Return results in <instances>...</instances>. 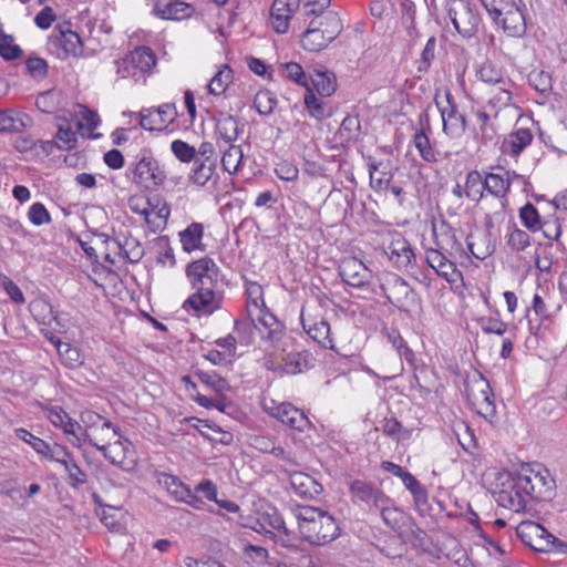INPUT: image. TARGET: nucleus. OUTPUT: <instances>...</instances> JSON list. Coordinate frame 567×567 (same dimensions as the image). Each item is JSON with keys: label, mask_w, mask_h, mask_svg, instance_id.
<instances>
[{"label": "nucleus", "mask_w": 567, "mask_h": 567, "mask_svg": "<svg viewBox=\"0 0 567 567\" xmlns=\"http://www.w3.org/2000/svg\"><path fill=\"white\" fill-rule=\"evenodd\" d=\"M522 224L530 231H537L540 228V216L537 208L532 203H526L519 209Z\"/></svg>", "instance_id": "nucleus-54"}, {"label": "nucleus", "mask_w": 567, "mask_h": 567, "mask_svg": "<svg viewBox=\"0 0 567 567\" xmlns=\"http://www.w3.org/2000/svg\"><path fill=\"white\" fill-rule=\"evenodd\" d=\"M204 226L200 223H192L184 230L179 231V240L183 250L192 252L195 250L204 251L206 249L203 244Z\"/></svg>", "instance_id": "nucleus-30"}, {"label": "nucleus", "mask_w": 567, "mask_h": 567, "mask_svg": "<svg viewBox=\"0 0 567 567\" xmlns=\"http://www.w3.org/2000/svg\"><path fill=\"white\" fill-rule=\"evenodd\" d=\"M81 421L85 426V430L83 431L85 440L90 436V434L97 436L99 430H105V427L107 429L109 426L106 419L93 411L82 412Z\"/></svg>", "instance_id": "nucleus-48"}, {"label": "nucleus", "mask_w": 567, "mask_h": 567, "mask_svg": "<svg viewBox=\"0 0 567 567\" xmlns=\"http://www.w3.org/2000/svg\"><path fill=\"white\" fill-rule=\"evenodd\" d=\"M339 276L342 281L354 288H363L370 285L372 271L357 257H344L341 259Z\"/></svg>", "instance_id": "nucleus-15"}, {"label": "nucleus", "mask_w": 567, "mask_h": 567, "mask_svg": "<svg viewBox=\"0 0 567 567\" xmlns=\"http://www.w3.org/2000/svg\"><path fill=\"white\" fill-rule=\"evenodd\" d=\"M481 2L494 22L517 7L516 0H481Z\"/></svg>", "instance_id": "nucleus-45"}, {"label": "nucleus", "mask_w": 567, "mask_h": 567, "mask_svg": "<svg viewBox=\"0 0 567 567\" xmlns=\"http://www.w3.org/2000/svg\"><path fill=\"white\" fill-rule=\"evenodd\" d=\"M382 250L392 265L399 269H408L415 260L410 243L399 231H390L383 241Z\"/></svg>", "instance_id": "nucleus-10"}, {"label": "nucleus", "mask_w": 567, "mask_h": 567, "mask_svg": "<svg viewBox=\"0 0 567 567\" xmlns=\"http://www.w3.org/2000/svg\"><path fill=\"white\" fill-rule=\"evenodd\" d=\"M443 251L436 248L426 249V262L437 276L444 278L450 284H454L461 277V272Z\"/></svg>", "instance_id": "nucleus-20"}, {"label": "nucleus", "mask_w": 567, "mask_h": 567, "mask_svg": "<svg viewBox=\"0 0 567 567\" xmlns=\"http://www.w3.org/2000/svg\"><path fill=\"white\" fill-rule=\"evenodd\" d=\"M435 105L441 114L443 132L451 138H458L466 130L467 122L450 91L445 92V104L439 100L437 94L434 99Z\"/></svg>", "instance_id": "nucleus-9"}, {"label": "nucleus", "mask_w": 567, "mask_h": 567, "mask_svg": "<svg viewBox=\"0 0 567 567\" xmlns=\"http://www.w3.org/2000/svg\"><path fill=\"white\" fill-rule=\"evenodd\" d=\"M506 243L512 251L520 252L530 246V236L525 230L514 227L507 235Z\"/></svg>", "instance_id": "nucleus-57"}, {"label": "nucleus", "mask_w": 567, "mask_h": 567, "mask_svg": "<svg viewBox=\"0 0 567 567\" xmlns=\"http://www.w3.org/2000/svg\"><path fill=\"white\" fill-rule=\"evenodd\" d=\"M485 190L484 178L478 171H471L466 175L464 193L467 198L480 202Z\"/></svg>", "instance_id": "nucleus-42"}, {"label": "nucleus", "mask_w": 567, "mask_h": 567, "mask_svg": "<svg viewBox=\"0 0 567 567\" xmlns=\"http://www.w3.org/2000/svg\"><path fill=\"white\" fill-rule=\"evenodd\" d=\"M533 141V133L529 128H516L503 141L502 152L517 157Z\"/></svg>", "instance_id": "nucleus-26"}, {"label": "nucleus", "mask_w": 567, "mask_h": 567, "mask_svg": "<svg viewBox=\"0 0 567 567\" xmlns=\"http://www.w3.org/2000/svg\"><path fill=\"white\" fill-rule=\"evenodd\" d=\"M433 235L435 238L436 249H442L444 251H458L462 249V244L456 238L455 229L445 220H442L439 227L433 225Z\"/></svg>", "instance_id": "nucleus-27"}, {"label": "nucleus", "mask_w": 567, "mask_h": 567, "mask_svg": "<svg viewBox=\"0 0 567 567\" xmlns=\"http://www.w3.org/2000/svg\"><path fill=\"white\" fill-rule=\"evenodd\" d=\"M382 431L396 441L408 440L411 436V431L405 429L395 417L384 419Z\"/></svg>", "instance_id": "nucleus-56"}, {"label": "nucleus", "mask_w": 567, "mask_h": 567, "mask_svg": "<svg viewBox=\"0 0 567 567\" xmlns=\"http://www.w3.org/2000/svg\"><path fill=\"white\" fill-rule=\"evenodd\" d=\"M350 492L355 501L371 505L375 509L382 502H386V495L380 488L361 480L350 484Z\"/></svg>", "instance_id": "nucleus-21"}, {"label": "nucleus", "mask_w": 567, "mask_h": 567, "mask_svg": "<svg viewBox=\"0 0 567 567\" xmlns=\"http://www.w3.org/2000/svg\"><path fill=\"white\" fill-rule=\"evenodd\" d=\"M259 310L261 315L258 316L257 323H255L254 319L251 323L260 331L264 339L272 343L279 341L284 332V326L272 313L262 309Z\"/></svg>", "instance_id": "nucleus-25"}, {"label": "nucleus", "mask_w": 567, "mask_h": 567, "mask_svg": "<svg viewBox=\"0 0 567 567\" xmlns=\"http://www.w3.org/2000/svg\"><path fill=\"white\" fill-rule=\"evenodd\" d=\"M432 372L427 368L414 369L412 388H417L423 394H429L432 391L433 383L431 382Z\"/></svg>", "instance_id": "nucleus-62"}, {"label": "nucleus", "mask_w": 567, "mask_h": 567, "mask_svg": "<svg viewBox=\"0 0 567 567\" xmlns=\"http://www.w3.org/2000/svg\"><path fill=\"white\" fill-rule=\"evenodd\" d=\"M244 286L248 305H252L257 309L265 307L262 286L248 279H245Z\"/></svg>", "instance_id": "nucleus-59"}, {"label": "nucleus", "mask_w": 567, "mask_h": 567, "mask_svg": "<svg viewBox=\"0 0 567 567\" xmlns=\"http://www.w3.org/2000/svg\"><path fill=\"white\" fill-rule=\"evenodd\" d=\"M106 423L109 424L107 429L105 427V430H99L97 436L90 434V436L86 439V442L96 447L99 451L103 452L106 450L111 440L120 435V429L117 426H114L109 420H106Z\"/></svg>", "instance_id": "nucleus-49"}, {"label": "nucleus", "mask_w": 567, "mask_h": 567, "mask_svg": "<svg viewBox=\"0 0 567 567\" xmlns=\"http://www.w3.org/2000/svg\"><path fill=\"white\" fill-rule=\"evenodd\" d=\"M126 176L140 188L155 189L163 185L166 173L150 151L140 152L126 171Z\"/></svg>", "instance_id": "nucleus-4"}, {"label": "nucleus", "mask_w": 567, "mask_h": 567, "mask_svg": "<svg viewBox=\"0 0 567 567\" xmlns=\"http://www.w3.org/2000/svg\"><path fill=\"white\" fill-rule=\"evenodd\" d=\"M186 275L195 291L185 300L184 309L212 315L221 308L224 290L219 280V267L212 258L204 257L190 262Z\"/></svg>", "instance_id": "nucleus-1"}, {"label": "nucleus", "mask_w": 567, "mask_h": 567, "mask_svg": "<svg viewBox=\"0 0 567 567\" xmlns=\"http://www.w3.org/2000/svg\"><path fill=\"white\" fill-rule=\"evenodd\" d=\"M50 341L56 348L60 357L65 361V363L70 367H76L82 363L80 351L72 347L68 342H63L60 338L52 336Z\"/></svg>", "instance_id": "nucleus-46"}, {"label": "nucleus", "mask_w": 567, "mask_h": 567, "mask_svg": "<svg viewBox=\"0 0 567 567\" xmlns=\"http://www.w3.org/2000/svg\"><path fill=\"white\" fill-rule=\"evenodd\" d=\"M369 175H370V185L374 190H383L385 189L393 174L388 169V165L384 163H375L369 162L368 164Z\"/></svg>", "instance_id": "nucleus-34"}, {"label": "nucleus", "mask_w": 567, "mask_h": 567, "mask_svg": "<svg viewBox=\"0 0 567 567\" xmlns=\"http://www.w3.org/2000/svg\"><path fill=\"white\" fill-rule=\"evenodd\" d=\"M261 520L262 522L258 519L256 525L252 526V529H255L256 532L265 530L266 533H268V530L265 527V525L267 524L269 527L285 534L286 536L290 535V530L286 527L282 515L276 508L271 507L267 509L265 513H262Z\"/></svg>", "instance_id": "nucleus-36"}, {"label": "nucleus", "mask_w": 567, "mask_h": 567, "mask_svg": "<svg viewBox=\"0 0 567 567\" xmlns=\"http://www.w3.org/2000/svg\"><path fill=\"white\" fill-rule=\"evenodd\" d=\"M194 375L212 392L215 396H207L202 393H197L195 402L205 409H217L221 412L233 410V403L227 400L225 392L230 390V385L225 378H221L215 371H203L196 370Z\"/></svg>", "instance_id": "nucleus-6"}, {"label": "nucleus", "mask_w": 567, "mask_h": 567, "mask_svg": "<svg viewBox=\"0 0 567 567\" xmlns=\"http://www.w3.org/2000/svg\"><path fill=\"white\" fill-rule=\"evenodd\" d=\"M305 105L309 114L316 120H323L331 115V110L327 103L319 100L312 92H308L305 96Z\"/></svg>", "instance_id": "nucleus-51"}, {"label": "nucleus", "mask_w": 567, "mask_h": 567, "mask_svg": "<svg viewBox=\"0 0 567 567\" xmlns=\"http://www.w3.org/2000/svg\"><path fill=\"white\" fill-rule=\"evenodd\" d=\"M216 171V159H195L193 174L190 178L193 183L204 186L209 179L213 178Z\"/></svg>", "instance_id": "nucleus-39"}, {"label": "nucleus", "mask_w": 567, "mask_h": 567, "mask_svg": "<svg viewBox=\"0 0 567 567\" xmlns=\"http://www.w3.org/2000/svg\"><path fill=\"white\" fill-rule=\"evenodd\" d=\"M518 472L508 480L507 484L497 492L496 501L503 507H506L513 512L525 511L528 501L532 499L529 494L518 489Z\"/></svg>", "instance_id": "nucleus-17"}, {"label": "nucleus", "mask_w": 567, "mask_h": 567, "mask_svg": "<svg viewBox=\"0 0 567 567\" xmlns=\"http://www.w3.org/2000/svg\"><path fill=\"white\" fill-rule=\"evenodd\" d=\"M342 28V21L336 12H321L309 22L301 37V45L307 51L319 52L341 33Z\"/></svg>", "instance_id": "nucleus-3"}, {"label": "nucleus", "mask_w": 567, "mask_h": 567, "mask_svg": "<svg viewBox=\"0 0 567 567\" xmlns=\"http://www.w3.org/2000/svg\"><path fill=\"white\" fill-rule=\"evenodd\" d=\"M272 416L292 430L305 432L312 426L302 410L289 402H284L274 409Z\"/></svg>", "instance_id": "nucleus-18"}, {"label": "nucleus", "mask_w": 567, "mask_h": 567, "mask_svg": "<svg viewBox=\"0 0 567 567\" xmlns=\"http://www.w3.org/2000/svg\"><path fill=\"white\" fill-rule=\"evenodd\" d=\"M233 70L227 64L221 65L208 83L209 94L221 95L233 82Z\"/></svg>", "instance_id": "nucleus-40"}, {"label": "nucleus", "mask_w": 567, "mask_h": 567, "mask_svg": "<svg viewBox=\"0 0 567 567\" xmlns=\"http://www.w3.org/2000/svg\"><path fill=\"white\" fill-rule=\"evenodd\" d=\"M464 394L467 402L480 415L484 417L494 416L495 404L492 399L491 386L482 374H476L472 379L466 380Z\"/></svg>", "instance_id": "nucleus-8"}, {"label": "nucleus", "mask_w": 567, "mask_h": 567, "mask_svg": "<svg viewBox=\"0 0 567 567\" xmlns=\"http://www.w3.org/2000/svg\"><path fill=\"white\" fill-rule=\"evenodd\" d=\"M158 484L178 502L190 497V489L182 481L172 474L162 473L157 477Z\"/></svg>", "instance_id": "nucleus-35"}, {"label": "nucleus", "mask_w": 567, "mask_h": 567, "mask_svg": "<svg viewBox=\"0 0 567 567\" xmlns=\"http://www.w3.org/2000/svg\"><path fill=\"white\" fill-rule=\"evenodd\" d=\"M299 9V0H274L270 9V23L272 29L279 33H286L289 22L295 12Z\"/></svg>", "instance_id": "nucleus-19"}, {"label": "nucleus", "mask_w": 567, "mask_h": 567, "mask_svg": "<svg viewBox=\"0 0 567 567\" xmlns=\"http://www.w3.org/2000/svg\"><path fill=\"white\" fill-rule=\"evenodd\" d=\"M516 535L525 545L540 553L553 551L556 540L554 535L533 520L520 522L516 527Z\"/></svg>", "instance_id": "nucleus-12"}, {"label": "nucleus", "mask_w": 567, "mask_h": 567, "mask_svg": "<svg viewBox=\"0 0 567 567\" xmlns=\"http://www.w3.org/2000/svg\"><path fill=\"white\" fill-rule=\"evenodd\" d=\"M65 472L68 473V483L73 488H79L81 485H84L87 481V476L85 472L81 470L78 465L74 456L68 458L63 464Z\"/></svg>", "instance_id": "nucleus-53"}, {"label": "nucleus", "mask_w": 567, "mask_h": 567, "mask_svg": "<svg viewBox=\"0 0 567 567\" xmlns=\"http://www.w3.org/2000/svg\"><path fill=\"white\" fill-rule=\"evenodd\" d=\"M14 434L19 440L31 445L32 449L38 454L48 456V453L51 451V446L49 445V443H47L44 440L33 435L32 433H30L28 430H25L23 427L16 429Z\"/></svg>", "instance_id": "nucleus-52"}, {"label": "nucleus", "mask_w": 567, "mask_h": 567, "mask_svg": "<svg viewBox=\"0 0 567 567\" xmlns=\"http://www.w3.org/2000/svg\"><path fill=\"white\" fill-rule=\"evenodd\" d=\"M277 105L276 95L268 91H259L254 100V106L261 115H270Z\"/></svg>", "instance_id": "nucleus-55"}, {"label": "nucleus", "mask_w": 567, "mask_h": 567, "mask_svg": "<svg viewBox=\"0 0 567 567\" xmlns=\"http://www.w3.org/2000/svg\"><path fill=\"white\" fill-rule=\"evenodd\" d=\"M377 509L380 512L385 525L398 534L403 533V527L408 522L410 525H415L413 519L409 517L403 511L394 506L393 501L388 496L386 502H382V505H380Z\"/></svg>", "instance_id": "nucleus-22"}, {"label": "nucleus", "mask_w": 567, "mask_h": 567, "mask_svg": "<svg viewBox=\"0 0 567 567\" xmlns=\"http://www.w3.org/2000/svg\"><path fill=\"white\" fill-rule=\"evenodd\" d=\"M177 116L174 104L165 103L157 109H145L140 113V125L147 131H164Z\"/></svg>", "instance_id": "nucleus-16"}, {"label": "nucleus", "mask_w": 567, "mask_h": 567, "mask_svg": "<svg viewBox=\"0 0 567 567\" xmlns=\"http://www.w3.org/2000/svg\"><path fill=\"white\" fill-rule=\"evenodd\" d=\"M130 63L140 75H143L152 70L156 64V56L153 50L148 47H137L126 55Z\"/></svg>", "instance_id": "nucleus-32"}, {"label": "nucleus", "mask_w": 567, "mask_h": 567, "mask_svg": "<svg viewBox=\"0 0 567 567\" xmlns=\"http://www.w3.org/2000/svg\"><path fill=\"white\" fill-rule=\"evenodd\" d=\"M532 310L539 318V323L534 324L533 321L529 320L528 330L530 334L537 336L542 324L551 321V315L549 313L545 301L538 293H535L533 297Z\"/></svg>", "instance_id": "nucleus-44"}, {"label": "nucleus", "mask_w": 567, "mask_h": 567, "mask_svg": "<svg viewBox=\"0 0 567 567\" xmlns=\"http://www.w3.org/2000/svg\"><path fill=\"white\" fill-rule=\"evenodd\" d=\"M300 321L305 332L323 349L334 348L330 324L324 318L312 315L306 307H302Z\"/></svg>", "instance_id": "nucleus-14"}, {"label": "nucleus", "mask_w": 567, "mask_h": 567, "mask_svg": "<svg viewBox=\"0 0 567 567\" xmlns=\"http://www.w3.org/2000/svg\"><path fill=\"white\" fill-rule=\"evenodd\" d=\"M295 516L302 539L311 545H327L340 535L336 518L321 508L300 506L295 511Z\"/></svg>", "instance_id": "nucleus-2"}, {"label": "nucleus", "mask_w": 567, "mask_h": 567, "mask_svg": "<svg viewBox=\"0 0 567 567\" xmlns=\"http://www.w3.org/2000/svg\"><path fill=\"white\" fill-rule=\"evenodd\" d=\"M290 484L295 493L303 499H315L323 492L322 485L303 472L291 473Z\"/></svg>", "instance_id": "nucleus-23"}, {"label": "nucleus", "mask_w": 567, "mask_h": 567, "mask_svg": "<svg viewBox=\"0 0 567 567\" xmlns=\"http://www.w3.org/2000/svg\"><path fill=\"white\" fill-rule=\"evenodd\" d=\"M498 173H487L484 177L485 190L497 198H504L511 188L509 171L498 167Z\"/></svg>", "instance_id": "nucleus-29"}, {"label": "nucleus", "mask_w": 567, "mask_h": 567, "mask_svg": "<svg viewBox=\"0 0 567 567\" xmlns=\"http://www.w3.org/2000/svg\"><path fill=\"white\" fill-rule=\"evenodd\" d=\"M447 14L455 30L464 38H472L481 25V16L467 0H449Z\"/></svg>", "instance_id": "nucleus-7"}, {"label": "nucleus", "mask_w": 567, "mask_h": 567, "mask_svg": "<svg viewBox=\"0 0 567 567\" xmlns=\"http://www.w3.org/2000/svg\"><path fill=\"white\" fill-rule=\"evenodd\" d=\"M308 368L307 358L300 352L289 353L285 358L284 370L288 374L303 372Z\"/></svg>", "instance_id": "nucleus-61"}, {"label": "nucleus", "mask_w": 567, "mask_h": 567, "mask_svg": "<svg viewBox=\"0 0 567 567\" xmlns=\"http://www.w3.org/2000/svg\"><path fill=\"white\" fill-rule=\"evenodd\" d=\"M49 44L56 51L60 59L70 55L79 56L82 54L83 45L80 35L71 30V24L64 22L58 24L49 38Z\"/></svg>", "instance_id": "nucleus-11"}, {"label": "nucleus", "mask_w": 567, "mask_h": 567, "mask_svg": "<svg viewBox=\"0 0 567 567\" xmlns=\"http://www.w3.org/2000/svg\"><path fill=\"white\" fill-rule=\"evenodd\" d=\"M31 124L27 114L13 110L0 111V133H20Z\"/></svg>", "instance_id": "nucleus-31"}, {"label": "nucleus", "mask_w": 567, "mask_h": 567, "mask_svg": "<svg viewBox=\"0 0 567 567\" xmlns=\"http://www.w3.org/2000/svg\"><path fill=\"white\" fill-rule=\"evenodd\" d=\"M388 338H389V341L392 343V346L398 351V353L400 354V357L404 358L406 362L414 365L415 354L408 347L406 342L401 337L400 332L396 330H392L389 332Z\"/></svg>", "instance_id": "nucleus-60"}, {"label": "nucleus", "mask_w": 567, "mask_h": 567, "mask_svg": "<svg viewBox=\"0 0 567 567\" xmlns=\"http://www.w3.org/2000/svg\"><path fill=\"white\" fill-rule=\"evenodd\" d=\"M383 289L390 302L401 311L409 312L420 306L416 291L400 276H393Z\"/></svg>", "instance_id": "nucleus-13"}, {"label": "nucleus", "mask_w": 567, "mask_h": 567, "mask_svg": "<svg viewBox=\"0 0 567 567\" xmlns=\"http://www.w3.org/2000/svg\"><path fill=\"white\" fill-rule=\"evenodd\" d=\"M556 487L549 471L540 464H525L518 471V489L529 494L532 499H549Z\"/></svg>", "instance_id": "nucleus-5"}, {"label": "nucleus", "mask_w": 567, "mask_h": 567, "mask_svg": "<svg viewBox=\"0 0 567 567\" xmlns=\"http://www.w3.org/2000/svg\"><path fill=\"white\" fill-rule=\"evenodd\" d=\"M61 429L63 433L69 436L68 440L74 447H82L85 443L82 425L75 420L69 417Z\"/></svg>", "instance_id": "nucleus-58"}, {"label": "nucleus", "mask_w": 567, "mask_h": 567, "mask_svg": "<svg viewBox=\"0 0 567 567\" xmlns=\"http://www.w3.org/2000/svg\"><path fill=\"white\" fill-rule=\"evenodd\" d=\"M244 158L243 150L239 145L229 144L221 156V166L229 174L238 172Z\"/></svg>", "instance_id": "nucleus-43"}, {"label": "nucleus", "mask_w": 567, "mask_h": 567, "mask_svg": "<svg viewBox=\"0 0 567 567\" xmlns=\"http://www.w3.org/2000/svg\"><path fill=\"white\" fill-rule=\"evenodd\" d=\"M361 135V123L358 115H347L338 131V136L342 143H355Z\"/></svg>", "instance_id": "nucleus-38"}, {"label": "nucleus", "mask_w": 567, "mask_h": 567, "mask_svg": "<svg viewBox=\"0 0 567 567\" xmlns=\"http://www.w3.org/2000/svg\"><path fill=\"white\" fill-rule=\"evenodd\" d=\"M169 216V207L164 204L162 207H150L146 216L145 221L148 226V228L153 231H159L162 230L167 223Z\"/></svg>", "instance_id": "nucleus-47"}, {"label": "nucleus", "mask_w": 567, "mask_h": 567, "mask_svg": "<svg viewBox=\"0 0 567 567\" xmlns=\"http://www.w3.org/2000/svg\"><path fill=\"white\" fill-rule=\"evenodd\" d=\"M476 76L484 83L489 85H506L507 81L504 80L501 70H498L493 63L484 62L476 70Z\"/></svg>", "instance_id": "nucleus-50"}, {"label": "nucleus", "mask_w": 567, "mask_h": 567, "mask_svg": "<svg viewBox=\"0 0 567 567\" xmlns=\"http://www.w3.org/2000/svg\"><path fill=\"white\" fill-rule=\"evenodd\" d=\"M215 127L219 137L227 144L236 141L238 137V122L227 113L221 112L216 116Z\"/></svg>", "instance_id": "nucleus-33"}, {"label": "nucleus", "mask_w": 567, "mask_h": 567, "mask_svg": "<svg viewBox=\"0 0 567 567\" xmlns=\"http://www.w3.org/2000/svg\"><path fill=\"white\" fill-rule=\"evenodd\" d=\"M311 83L321 96H330L337 87L334 74L328 71H316L311 76Z\"/></svg>", "instance_id": "nucleus-41"}, {"label": "nucleus", "mask_w": 567, "mask_h": 567, "mask_svg": "<svg viewBox=\"0 0 567 567\" xmlns=\"http://www.w3.org/2000/svg\"><path fill=\"white\" fill-rule=\"evenodd\" d=\"M413 144L419 151L421 158L426 163H437L440 161L441 153L432 146L424 128H421L414 134Z\"/></svg>", "instance_id": "nucleus-37"}, {"label": "nucleus", "mask_w": 567, "mask_h": 567, "mask_svg": "<svg viewBox=\"0 0 567 567\" xmlns=\"http://www.w3.org/2000/svg\"><path fill=\"white\" fill-rule=\"evenodd\" d=\"M171 150L176 158H178L183 163H189L193 159H196V150L190 146L188 143L182 140H175L171 144Z\"/></svg>", "instance_id": "nucleus-64"}, {"label": "nucleus", "mask_w": 567, "mask_h": 567, "mask_svg": "<svg viewBox=\"0 0 567 567\" xmlns=\"http://www.w3.org/2000/svg\"><path fill=\"white\" fill-rule=\"evenodd\" d=\"M154 13L164 20H183L189 18L194 13V8L183 1H169L161 6L159 2L154 6Z\"/></svg>", "instance_id": "nucleus-28"}, {"label": "nucleus", "mask_w": 567, "mask_h": 567, "mask_svg": "<svg viewBox=\"0 0 567 567\" xmlns=\"http://www.w3.org/2000/svg\"><path fill=\"white\" fill-rule=\"evenodd\" d=\"M25 69L30 76L42 80L48 75V62L39 56H29L25 60Z\"/></svg>", "instance_id": "nucleus-63"}, {"label": "nucleus", "mask_w": 567, "mask_h": 567, "mask_svg": "<svg viewBox=\"0 0 567 567\" xmlns=\"http://www.w3.org/2000/svg\"><path fill=\"white\" fill-rule=\"evenodd\" d=\"M503 31L513 38H522L527 30L526 19L522 9L517 6L495 22Z\"/></svg>", "instance_id": "nucleus-24"}]
</instances>
